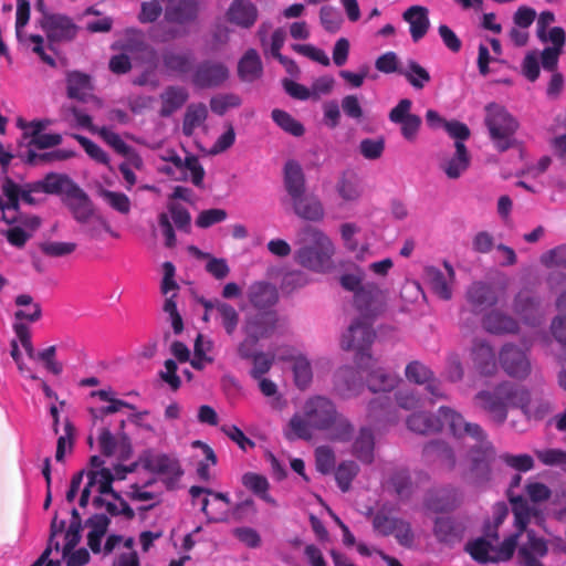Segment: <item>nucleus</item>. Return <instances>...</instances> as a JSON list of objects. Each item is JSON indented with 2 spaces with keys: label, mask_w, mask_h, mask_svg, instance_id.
Instances as JSON below:
<instances>
[{
  "label": "nucleus",
  "mask_w": 566,
  "mask_h": 566,
  "mask_svg": "<svg viewBox=\"0 0 566 566\" xmlns=\"http://www.w3.org/2000/svg\"><path fill=\"white\" fill-rule=\"evenodd\" d=\"M67 96L70 98L84 101L92 90L90 75L72 71L66 75Z\"/></svg>",
  "instance_id": "obj_43"
},
{
  "label": "nucleus",
  "mask_w": 566,
  "mask_h": 566,
  "mask_svg": "<svg viewBox=\"0 0 566 566\" xmlns=\"http://www.w3.org/2000/svg\"><path fill=\"white\" fill-rule=\"evenodd\" d=\"M13 329L19 338L21 346L25 350L28 357L33 360L42 361L45 369L53 374V375H60L63 371V365L62 363L57 361L55 359L56 355V346L52 345L48 348H44L42 350L35 352L32 345L31 340V333L30 328L24 323H14Z\"/></svg>",
  "instance_id": "obj_10"
},
{
  "label": "nucleus",
  "mask_w": 566,
  "mask_h": 566,
  "mask_svg": "<svg viewBox=\"0 0 566 566\" xmlns=\"http://www.w3.org/2000/svg\"><path fill=\"white\" fill-rule=\"evenodd\" d=\"M291 205L294 213L302 219L319 221L324 217L323 205L315 196L306 193Z\"/></svg>",
  "instance_id": "obj_39"
},
{
  "label": "nucleus",
  "mask_w": 566,
  "mask_h": 566,
  "mask_svg": "<svg viewBox=\"0 0 566 566\" xmlns=\"http://www.w3.org/2000/svg\"><path fill=\"white\" fill-rule=\"evenodd\" d=\"M511 504L516 531L505 537L499 547L494 546V558L496 559V563L506 562L513 557L517 547L518 538L526 531L532 517V510L526 500L522 496L512 497Z\"/></svg>",
  "instance_id": "obj_9"
},
{
  "label": "nucleus",
  "mask_w": 566,
  "mask_h": 566,
  "mask_svg": "<svg viewBox=\"0 0 566 566\" xmlns=\"http://www.w3.org/2000/svg\"><path fill=\"white\" fill-rule=\"evenodd\" d=\"M297 243L301 247L294 258L298 264L315 272H325L329 268L334 245L325 233L305 226L297 234Z\"/></svg>",
  "instance_id": "obj_5"
},
{
  "label": "nucleus",
  "mask_w": 566,
  "mask_h": 566,
  "mask_svg": "<svg viewBox=\"0 0 566 566\" xmlns=\"http://www.w3.org/2000/svg\"><path fill=\"white\" fill-rule=\"evenodd\" d=\"M294 349L286 347L285 352L279 357L283 360H293V375L295 385L300 389H305L312 381L313 371L311 363L303 355H294Z\"/></svg>",
  "instance_id": "obj_34"
},
{
  "label": "nucleus",
  "mask_w": 566,
  "mask_h": 566,
  "mask_svg": "<svg viewBox=\"0 0 566 566\" xmlns=\"http://www.w3.org/2000/svg\"><path fill=\"white\" fill-rule=\"evenodd\" d=\"M99 196L117 212L126 214L130 211V200L125 193L101 189Z\"/></svg>",
  "instance_id": "obj_62"
},
{
  "label": "nucleus",
  "mask_w": 566,
  "mask_h": 566,
  "mask_svg": "<svg viewBox=\"0 0 566 566\" xmlns=\"http://www.w3.org/2000/svg\"><path fill=\"white\" fill-rule=\"evenodd\" d=\"M363 388V377L356 368L344 366L335 373L334 390L339 397L344 399L356 397Z\"/></svg>",
  "instance_id": "obj_21"
},
{
  "label": "nucleus",
  "mask_w": 566,
  "mask_h": 566,
  "mask_svg": "<svg viewBox=\"0 0 566 566\" xmlns=\"http://www.w3.org/2000/svg\"><path fill=\"white\" fill-rule=\"evenodd\" d=\"M423 454L428 459L439 460L448 469L455 467V455L453 450L441 440H432L423 448Z\"/></svg>",
  "instance_id": "obj_46"
},
{
  "label": "nucleus",
  "mask_w": 566,
  "mask_h": 566,
  "mask_svg": "<svg viewBox=\"0 0 566 566\" xmlns=\"http://www.w3.org/2000/svg\"><path fill=\"white\" fill-rule=\"evenodd\" d=\"M409 430L427 434L438 432L447 428L455 438L468 436L475 441L470 451V459L473 463L472 471L476 474V482H486L490 479V461L494 455V450L486 440L484 430L478 424L468 422L457 410L442 406L438 409L436 416L424 412L412 413L407 419Z\"/></svg>",
  "instance_id": "obj_1"
},
{
  "label": "nucleus",
  "mask_w": 566,
  "mask_h": 566,
  "mask_svg": "<svg viewBox=\"0 0 566 566\" xmlns=\"http://www.w3.org/2000/svg\"><path fill=\"white\" fill-rule=\"evenodd\" d=\"M2 191L6 199L0 200V210L2 220L11 228L7 230L8 242L15 248H23L29 239L41 224L39 217L33 214H23L18 211V189L11 180L2 185Z\"/></svg>",
  "instance_id": "obj_4"
},
{
  "label": "nucleus",
  "mask_w": 566,
  "mask_h": 566,
  "mask_svg": "<svg viewBox=\"0 0 566 566\" xmlns=\"http://www.w3.org/2000/svg\"><path fill=\"white\" fill-rule=\"evenodd\" d=\"M398 381L397 375L381 368L370 371L367 376V386L373 392L390 391L397 386Z\"/></svg>",
  "instance_id": "obj_48"
},
{
  "label": "nucleus",
  "mask_w": 566,
  "mask_h": 566,
  "mask_svg": "<svg viewBox=\"0 0 566 566\" xmlns=\"http://www.w3.org/2000/svg\"><path fill=\"white\" fill-rule=\"evenodd\" d=\"M402 18L410 25V35L413 42L420 41L428 32L430 27L429 11L422 6H411Z\"/></svg>",
  "instance_id": "obj_32"
},
{
  "label": "nucleus",
  "mask_w": 566,
  "mask_h": 566,
  "mask_svg": "<svg viewBox=\"0 0 566 566\" xmlns=\"http://www.w3.org/2000/svg\"><path fill=\"white\" fill-rule=\"evenodd\" d=\"M76 184L66 175L50 172L43 179L34 181V190L42 193L61 195L65 198Z\"/></svg>",
  "instance_id": "obj_33"
},
{
  "label": "nucleus",
  "mask_w": 566,
  "mask_h": 566,
  "mask_svg": "<svg viewBox=\"0 0 566 566\" xmlns=\"http://www.w3.org/2000/svg\"><path fill=\"white\" fill-rule=\"evenodd\" d=\"M228 77L229 70L224 63L205 60L193 67L191 83L197 88H212L222 85Z\"/></svg>",
  "instance_id": "obj_13"
},
{
  "label": "nucleus",
  "mask_w": 566,
  "mask_h": 566,
  "mask_svg": "<svg viewBox=\"0 0 566 566\" xmlns=\"http://www.w3.org/2000/svg\"><path fill=\"white\" fill-rule=\"evenodd\" d=\"M143 463L147 471L163 478L167 489H172L184 473L179 462L164 453L149 452L144 457Z\"/></svg>",
  "instance_id": "obj_12"
},
{
  "label": "nucleus",
  "mask_w": 566,
  "mask_h": 566,
  "mask_svg": "<svg viewBox=\"0 0 566 566\" xmlns=\"http://www.w3.org/2000/svg\"><path fill=\"white\" fill-rule=\"evenodd\" d=\"M284 189L291 203L306 195L305 177L301 165L295 160L286 161L284 166Z\"/></svg>",
  "instance_id": "obj_28"
},
{
  "label": "nucleus",
  "mask_w": 566,
  "mask_h": 566,
  "mask_svg": "<svg viewBox=\"0 0 566 566\" xmlns=\"http://www.w3.org/2000/svg\"><path fill=\"white\" fill-rule=\"evenodd\" d=\"M483 328L491 334H514L518 331V323L512 316L500 311L489 312L482 319Z\"/></svg>",
  "instance_id": "obj_35"
},
{
  "label": "nucleus",
  "mask_w": 566,
  "mask_h": 566,
  "mask_svg": "<svg viewBox=\"0 0 566 566\" xmlns=\"http://www.w3.org/2000/svg\"><path fill=\"white\" fill-rule=\"evenodd\" d=\"M314 430L328 432L332 440L340 442L349 441L354 433L352 422L337 410L334 401L321 395L304 401L302 411L294 413L284 428V437L289 441L311 440Z\"/></svg>",
  "instance_id": "obj_2"
},
{
  "label": "nucleus",
  "mask_w": 566,
  "mask_h": 566,
  "mask_svg": "<svg viewBox=\"0 0 566 566\" xmlns=\"http://www.w3.org/2000/svg\"><path fill=\"white\" fill-rule=\"evenodd\" d=\"M454 276V270L447 261L443 263V270L436 266H427L424 269V279L427 283L433 293L442 300L451 298Z\"/></svg>",
  "instance_id": "obj_19"
},
{
  "label": "nucleus",
  "mask_w": 566,
  "mask_h": 566,
  "mask_svg": "<svg viewBox=\"0 0 566 566\" xmlns=\"http://www.w3.org/2000/svg\"><path fill=\"white\" fill-rule=\"evenodd\" d=\"M161 61L168 71L185 74L191 70L192 55L190 52H178L174 49H166L163 51Z\"/></svg>",
  "instance_id": "obj_42"
},
{
  "label": "nucleus",
  "mask_w": 566,
  "mask_h": 566,
  "mask_svg": "<svg viewBox=\"0 0 566 566\" xmlns=\"http://www.w3.org/2000/svg\"><path fill=\"white\" fill-rule=\"evenodd\" d=\"M369 416L375 420H385L387 422L397 421V416L391 411V401L389 396L379 395L368 405Z\"/></svg>",
  "instance_id": "obj_51"
},
{
  "label": "nucleus",
  "mask_w": 566,
  "mask_h": 566,
  "mask_svg": "<svg viewBox=\"0 0 566 566\" xmlns=\"http://www.w3.org/2000/svg\"><path fill=\"white\" fill-rule=\"evenodd\" d=\"M358 465L354 461L342 462L335 472L337 485L343 492H347L350 488L352 481L358 473Z\"/></svg>",
  "instance_id": "obj_58"
},
{
  "label": "nucleus",
  "mask_w": 566,
  "mask_h": 566,
  "mask_svg": "<svg viewBox=\"0 0 566 566\" xmlns=\"http://www.w3.org/2000/svg\"><path fill=\"white\" fill-rule=\"evenodd\" d=\"M208 116L207 106L202 103L190 104L187 107L184 123H182V133L186 136H191L196 128L201 126Z\"/></svg>",
  "instance_id": "obj_50"
},
{
  "label": "nucleus",
  "mask_w": 566,
  "mask_h": 566,
  "mask_svg": "<svg viewBox=\"0 0 566 566\" xmlns=\"http://www.w3.org/2000/svg\"><path fill=\"white\" fill-rule=\"evenodd\" d=\"M476 398L496 423L507 418V409L516 408L528 420H542L553 410L552 400L543 391L504 381L492 391H481Z\"/></svg>",
  "instance_id": "obj_3"
},
{
  "label": "nucleus",
  "mask_w": 566,
  "mask_h": 566,
  "mask_svg": "<svg viewBox=\"0 0 566 566\" xmlns=\"http://www.w3.org/2000/svg\"><path fill=\"white\" fill-rule=\"evenodd\" d=\"M200 9V0H176L167 4L165 21L180 27L197 20Z\"/></svg>",
  "instance_id": "obj_22"
},
{
  "label": "nucleus",
  "mask_w": 566,
  "mask_h": 566,
  "mask_svg": "<svg viewBox=\"0 0 566 566\" xmlns=\"http://www.w3.org/2000/svg\"><path fill=\"white\" fill-rule=\"evenodd\" d=\"M513 308L525 324L532 327L542 324L543 313L541 311V302L538 297L532 295L530 292H518L515 296Z\"/></svg>",
  "instance_id": "obj_23"
},
{
  "label": "nucleus",
  "mask_w": 566,
  "mask_h": 566,
  "mask_svg": "<svg viewBox=\"0 0 566 566\" xmlns=\"http://www.w3.org/2000/svg\"><path fill=\"white\" fill-rule=\"evenodd\" d=\"M375 336L371 324L366 318L355 319L342 336V348L356 352V363L359 368L367 367L373 360L369 348Z\"/></svg>",
  "instance_id": "obj_7"
},
{
  "label": "nucleus",
  "mask_w": 566,
  "mask_h": 566,
  "mask_svg": "<svg viewBox=\"0 0 566 566\" xmlns=\"http://www.w3.org/2000/svg\"><path fill=\"white\" fill-rule=\"evenodd\" d=\"M461 500V492L453 486H446L430 492L426 499V505L434 512L453 510Z\"/></svg>",
  "instance_id": "obj_30"
},
{
  "label": "nucleus",
  "mask_w": 566,
  "mask_h": 566,
  "mask_svg": "<svg viewBox=\"0 0 566 566\" xmlns=\"http://www.w3.org/2000/svg\"><path fill=\"white\" fill-rule=\"evenodd\" d=\"M400 518L392 516L385 507H381L373 515V528L378 535L390 536Z\"/></svg>",
  "instance_id": "obj_53"
},
{
  "label": "nucleus",
  "mask_w": 566,
  "mask_h": 566,
  "mask_svg": "<svg viewBox=\"0 0 566 566\" xmlns=\"http://www.w3.org/2000/svg\"><path fill=\"white\" fill-rule=\"evenodd\" d=\"M360 155L368 160L379 159L385 150V139L378 138H365L359 143L358 146Z\"/></svg>",
  "instance_id": "obj_63"
},
{
  "label": "nucleus",
  "mask_w": 566,
  "mask_h": 566,
  "mask_svg": "<svg viewBox=\"0 0 566 566\" xmlns=\"http://www.w3.org/2000/svg\"><path fill=\"white\" fill-rule=\"evenodd\" d=\"M275 315L268 312H259L248 315L244 321L243 332L247 336L254 339L269 337L275 329Z\"/></svg>",
  "instance_id": "obj_27"
},
{
  "label": "nucleus",
  "mask_w": 566,
  "mask_h": 566,
  "mask_svg": "<svg viewBox=\"0 0 566 566\" xmlns=\"http://www.w3.org/2000/svg\"><path fill=\"white\" fill-rule=\"evenodd\" d=\"M472 359L480 374L493 375L496 369V358L493 347L485 340L476 339L472 347Z\"/></svg>",
  "instance_id": "obj_31"
},
{
  "label": "nucleus",
  "mask_w": 566,
  "mask_h": 566,
  "mask_svg": "<svg viewBox=\"0 0 566 566\" xmlns=\"http://www.w3.org/2000/svg\"><path fill=\"white\" fill-rule=\"evenodd\" d=\"M263 65L256 50L249 49L238 63L239 77L244 82H254L261 77Z\"/></svg>",
  "instance_id": "obj_38"
},
{
  "label": "nucleus",
  "mask_w": 566,
  "mask_h": 566,
  "mask_svg": "<svg viewBox=\"0 0 566 566\" xmlns=\"http://www.w3.org/2000/svg\"><path fill=\"white\" fill-rule=\"evenodd\" d=\"M274 355L263 352H258L250 360L252 361V368L250 376L253 379L264 377L272 368L274 363Z\"/></svg>",
  "instance_id": "obj_60"
},
{
  "label": "nucleus",
  "mask_w": 566,
  "mask_h": 566,
  "mask_svg": "<svg viewBox=\"0 0 566 566\" xmlns=\"http://www.w3.org/2000/svg\"><path fill=\"white\" fill-rule=\"evenodd\" d=\"M19 127L23 130V136L30 138L29 145L34 146L39 149H45L57 146L62 143V136L60 134H48L43 130L50 125V120H32L23 122L19 119Z\"/></svg>",
  "instance_id": "obj_18"
},
{
  "label": "nucleus",
  "mask_w": 566,
  "mask_h": 566,
  "mask_svg": "<svg viewBox=\"0 0 566 566\" xmlns=\"http://www.w3.org/2000/svg\"><path fill=\"white\" fill-rule=\"evenodd\" d=\"M503 370L512 378L525 379L531 373L526 353L513 344H505L499 355Z\"/></svg>",
  "instance_id": "obj_15"
},
{
  "label": "nucleus",
  "mask_w": 566,
  "mask_h": 566,
  "mask_svg": "<svg viewBox=\"0 0 566 566\" xmlns=\"http://www.w3.org/2000/svg\"><path fill=\"white\" fill-rule=\"evenodd\" d=\"M467 301L472 306V311L478 314L497 304L499 293L489 283L474 282L467 291Z\"/></svg>",
  "instance_id": "obj_26"
},
{
  "label": "nucleus",
  "mask_w": 566,
  "mask_h": 566,
  "mask_svg": "<svg viewBox=\"0 0 566 566\" xmlns=\"http://www.w3.org/2000/svg\"><path fill=\"white\" fill-rule=\"evenodd\" d=\"M247 298L259 312L273 307L279 301L276 287L266 281H255L247 290Z\"/></svg>",
  "instance_id": "obj_24"
},
{
  "label": "nucleus",
  "mask_w": 566,
  "mask_h": 566,
  "mask_svg": "<svg viewBox=\"0 0 566 566\" xmlns=\"http://www.w3.org/2000/svg\"><path fill=\"white\" fill-rule=\"evenodd\" d=\"M454 154L446 158L440 167L449 179H458L469 168L470 155L464 144L454 143Z\"/></svg>",
  "instance_id": "obj_36"
},
{
  "label": "nucleus",
  "mask_w": 566,
  "mask_h": 566,
  "mask_svg": "<svg viewBox=\"0 0 566 566\" xmlns=\"http://www.w3.org/2000/svg\"><path fill=\"white\" fill-rule=\"evenodd\" d=\"M75 428L69 419L64 421L63 434H61L56 442L55 460L62 462L67 452L73 449Z\"/></svg>",
  "instance_id": "obj_56"
},
{
  "label": "nucleus",
  "mask_w": 566,
  "mask_h": 566,
  "mask_svg": "<svg viewBox=\"0 0 566 566\" xmlns=\"http://www.w3.org/2000/svg\"><path fill=\"white\" fill-rule=\"evenodd\" d=\"M548 553V543L537 536L533 530L527 531V542L518 548V557L543 558Z\"/></svg>",
  "instance_id": "obj_49"
},
{
  "label": "nucleus",
  "mask_w": 566,
  "mask_h": 566,
  "mask_svg": "<svg viewBox=\"0 0 566 566\" xmlns=\"http://www.w3.org/2000/svg\"><path fill=\"white\" fill-rule=\"evenodd\" d=\"M189 97L188 91L182 86L170 85L160 94V115L168 117L181 108Z\"/></svg>",
  "instance_id": "obj_37"
},
{
  "label": "nucleus",
  "mask_w": 566,
  "mask_h": 566,
  "mask_svg": "<svg viewBox=\"0 0 566 566\" xmlns=\"http://www.w3.org/2000/svg\"><path fill=\"white\" fill-rule=\"evenodd\" d=\"M271 116L274 123L286 133L296 137L304 134V126L285 111L273 109Z\"/></svg>",
  "instance_id": "obj_55"
},
{
  "label": "nucleus",
  "mask_w": 566,
  "mask_h": 566,
  "mask_svg": "<svg viewBox=\"0 0 566 566\" xmlns=\"http://www.w3.org/2000/svg\"><path fill=\"white\" fill-rule=\"evenodd\" d=\"M359 232L360 228L353 222L344 223L340 227V234L346 249L354 253L357 260L363 261L369 254V245L367 243H358L355 235Z\"/></svg>",
  "instance_id": "obj_41"
},
{
  "label": "nucleus",
  "mask_w": 566,
  "mask_h": 566,
  "mask_svg": "<svg viewBox=\"0 0 566 566\" xmlns=\"http://www.w3.org/2000/svg\"><path fill=\"white\" fill-rule=\"evenodd\" d=\"M164 277L161 282V293L166 296L163 310L169 315L170 323L175 334H180L184 329L182 318L177 310L176 296L179 285L175 281V265L167 261L163 264Z\"/></svg>",
  "instance_id": "obj_11"
},
{
  "label": "nucleus",
  "mask_w": 566,
  "mask_h": 566,
  "mask_svg": "<svg viewBox=\"0 0 566 566\" xmlns=\"http://www.w3.org/2000/svg\"><path fill=\"white\" fill-rule=\"evenodd\" d=\"M486 538H478L468 544L467 551L471 555V557L478 563H496L494 545Z\"/></svg>",
  "instance_id": "obj_52"
},
{
  "label": "nucleus",
  "mask_w": 566,
  "mask_h": 566,
  "mask_svg": "<svg viewBox=\"0 0 566 566\" xmlns=\"http://www.w3.org/2000/svg\"><path fill=\"white\" fill-rule=\"evenodd\" d=\"M433 532L439 542L452 543L460 538L463 526L451 517H437Z\"/></svg>",
  "instance_id": "obj_47"
},
{
  "label": "nucleus",
  "mask_w": 566,
  "mask_h": 566,
  "mask_svg": "<svg viewBox=\"0 0 566 566\" xmlns=\"http://www.w3.org/2000/svg\"><path fill=\"white\" fill-rule=\"evenodd\" d=\"M511 504L516 531L505 537L499 547L494 546V558L496 559V563L506 562L513 557L517 547L518 538L526 531L532 517V510L526 500L522 496L512 497Z\"/></svg>",
  "instance_id": "obj_8"
},
{
  "label": "nucleus",
  "mask_w": 566,
  "mask_h": 566,
  "mask_svg": "<svg viewBox=\"0 0 566 566\" xmlns=\"http://www.w3.org/2000/svg\"><path fill=\"white\" fill-rule=\"evenodd\" d=\"M259 17V10L251 0H233L227 12V21L241 29L252 28Z\"/></svg>",
  "instance_id": "obj_25"
},
{
  "label": "nucleus",
  "mask_w": 566,
  "mask_h": 566,
  "mask_svg": "<svg viewBox=\"0 0 566 566\" xmlns=\"http://www.w3.org/2000/svg\"><path fill=\"white\" fill-rule=\"evenodd\" d=\"M389 485L400 500H406L411 495L412 484L406 470L396 471L390 476Z\"/></svg>",
  "instance_id": "obj_57"
},
{
  "label": "nucleus",
  "mask_w": 566,
  "mask_h": 566,
  "mask_svg": "<svg viewBox=\"0 0 566 566\" xmlns=\"http://www.w3.org/2000/svg\"><path fill=\"white\" fill-rule=\"evenodd\" d=\"M354 304L364 316H375L386 307V293L376 283H365L354 295Z\"/></svg>",
  "instance_id": "obj_16"
},
{
  "label": "nucleus",
  "mask_w": 566,
  "mask_h": 566,
  "mask_svg": "<svg viewBox=\"0 0 566 566\" xmlns=\"http://www.w3.org/2000/svg\"><path fill=\"white\" fill-rule=\"evenodd\" d=\"M406 377L409 381L418 385L426 384V390L430 395V402L446 398L443 390L438 381L433 379V373L422 363L418 360L410 361L405 369Z\"/></svg>",
  "instance_id": "obj_20"
},
{
  "label": "nucleus",
  "mask_w": 566,
  "mask_h": 566,
  "mask_svg": "<svg viewBox=\"0 0 566 566\" xmlns=\"http://www.w3.org/2000/svg\"><path fill=\"white\" fill-rule=\"evenodd\" d=\"M64 203L80 223H86L93 216V203L88 196L77 185L63 198Z\"/></svg>",
  "instance_id": "obj_29"
},
{
  "label": "nucleus",
  "mask_w": 566,
  "mask_h": 566,
  "mask_svg": "<svg viewBox=\"0 0 566 566\" xmlns=\"http://www.w3.org/2000/svg\"><path fill=\"white\" fill-rule=\"evenodd\" d=\"M336 190L345 201H357L363 193L360 185L356 180L346 177H342L338 180Z\"/></svg>",
  "instance_id": "obj_64"
},
{
  "label": "nucleus",
  "mask_w": 566,
  "mask_h": 566,
  "mask_svg": "<svg viewBox=\"0 0 566 566\" xmlns=\"http://www.w3.org/2000/svg\"><path fill=\"white\" fill-rule=\"evenodd\" d=\"M216 313V318L220 321L226 333L228 335H232L235 332L240 319L238 311L231 304L222 301V303H217Z\"/></svg>",
  "instance_id": "obj_54"
},
{
  "label": "nucleus",
  "mask_w": 566,
  "mask_h": 566,
  "mask_svg": "<svg viewBox=\"0 0 566 566\" xmlns=\"http://www.w3.org/2000/svg\"><path fill=\"white\" fill-rule=\"evenodd\" d=\"M40 251L51 258H61L73 253L76 244L73 242H60L46 240L39 244Z\"/></svg>",
  "instance_id": "obj_59"
},
{
  "label": "nucleus",
  "mask_w": 566,
  "mask_h": 566,
  "mask_svg": "<svg viewBox=\"0 0 566 566\" xmlns=\"http://www.w3.org/2000/svg\"><path fill=\"white\" fill-rule=\"evenodd\" d=\"M41 25L51 43L71 41L77 33V27L73 20L61 13L44 14Z\"/></svg>",
  "instance_id": "obj_14"
},
{
  "label": "nucleus",
  "mask_w": 566,
  "mask_h": 566,
  "mask_svg": "<svg viewBox=\"0 0 566 566\" xmlns=\"http://www.w3.org/2000/svg\"><path fill=\"white\" fill-rule=\"evenodd\" d=\"M485 125L490 137L499 151H505L512 148L515 143V133L518 128V122L503 106L499 104H489L485 107Z\"/></svg>",
  "instance_id": "obj_6"
},
{
  "label": "nucleus",
  "mask_w": 566,
  "mask_h": 566,
  "mask_svg": "<svg viewBox=\"0 0 566 566\" xmlns=\"http://www.w3.org/2000/svg\"><path fill=\"white\" fill-rule=\"evenodd\" d=\"M375 439L370 428L363 427L353 444V453L364 463L374 459Z\"/></svg>",
  "instance_id": "obj_44"
},
{
  "label": "nucleus",
  "mask_w": 566,
  "mask_h": 566,
  "mask_svg": "<svg viewBox=\"0 0 566 566\" xmlns=\"http://www.w3.org/2000/svg\"><path fill=\"white\" fill-rule=\"evenodd\" d=\"M241 482L255 496L272 506H277L276 500L269 493L270 483L264 475L254 472H247L242 475Z\"/></svg>",
  "instance_id": "obj_40"
},
{
  "label": "nucleus",
  "mask_w": 566,
  "mask_h": 566,
  "mask_svg": "<svg viewBox=\"0 0 566 566\" xmlns=\"http://www.w3.org/2000/svg\"><path fill=\"white\" fill-rule=\"evenodd\" d=\"M398 73L416 90H422L431 80L429 72L415 60H408Z\"/></svg>",
  "instance_id": "obj_45"
},
{
  "label": "nucleus",
  "mask_w": 566,
  "mask_h": 566,
  "mask_svg": "<svg viewBox=\"0 0 566 566\" xmlns=\"http://www.w3.org/2000/svg\"><path fill=\"white\" fill-rule=\"evenodd\" d=\"M319 21L327 32L335 33L340 29L343 18L336 8L332 6H323L319 10Z\"/></svg>",
  "instance_id": "obj_61"
},
{
  "label": "nucleus",
  "mask_w": 566,
  "mask_h": 566,
  "mask_svg": "<svg viewBox=\"0 0 566 566\" xmlns=\"http://www.w3.org/2000/svg\"><path fill=\"white\" fill-rule=\"evenodd\" d=\"M125 472V469H120V472L117 471L116 478L123 479ZM114 480L115 475L108 469L87 472V483L82 490L80 505L82 507L86 506L93 492L98 493L97 496L106 495L108 492H112V483Z\"/></svg>",
  "instance_id": "obj_17"
}]
</instances>
